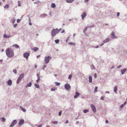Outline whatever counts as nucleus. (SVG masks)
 I'll list each match as a JSON object with an SVG mask.
<instances>
[{
	"label": "nucleus",
	"mask_w": 127,
	"mask_h": 127,
	"mask_svg": "<svg viewBox=\"0 0 127 127\" xmlns=\"http://www.w3.org/2000/svg\"><path fill=\"white\" fill-rule=\"evenodd\" d=\"M6 53L8 57L9 58L12 57L14 56L13 52L10 48H8L6 50Z\"/></svg>",
	"instance_id": "obj_1"
},
{
	"label": "nucleus",
	"mask_w": 127,
	"mask_h": 127,
	"mask_svg": "<svg viewBox=\"0 0 127 127\" xmlns=\"http://www.w3.org/2000/svg\"><path fill=\"white\" fill-rule=\"evenodd\" d=\"M59 32V29H53L51 32V35L53 36H54L56 35Z\"/></svg>",
	"instance_id": "obj_2"
},
{
	"label": "nucleus",
	"mask_w": 127,
	"mask_h": 127,
	"mask_svg": "<svg viewBox=\"0 0 127 127\" xmlns=\"http://www.w3.org/2000/svg\"><path fill=\"white\" fill-rule=\"evenodd\" d=\"M51 58L49 56L45 57V61L46 64L48 63L50 59Z\"/></svg>",
	"instance_id": "obj_3"
},
{
	"label": "nucleus",
	"mask_w": 127,
	"mask_h": 127,
	"mask_svg": "<svg viewBox=\"0 0 127 127\" xmlns=\"http://www.w3.org/2000/svg\"><path fill=\"white\" fill-rule=\"evenodd\" d=\"M24 76V74H21L20 76L18 77L17 79V84H18L19 83L20 80Z\"/></svg>",
	"instance_id": "obj_4"
},
{
	"label": "nucleus",
	"mask_w": 127,
	"mask_h": 127,
	"mask_svg": "<svg viewBox=\"0 0 127 127\" xmlns=\"http://www.w3.org/2000/svg\"><path fill=\"white\" fill-rule=\"evenodd\" d=\"M91 108L93 112H95L96 111V109L95 106L93 104H91Z\"/></svg>",
	"instance_id": "obj_5"
},
{
	"label": "nucleus",
	"mask_w": 127,
	"mask_h": 127,
	"mask_svg": "<svg viewBox=\"0 0 127 127\" xmlns=\"http://www.w3.org/2000/svg\"><path fill=\"white\" fill-rule=\"evenodd\" d=\"M30 53L28 52H26L23 54V56L24 58H26L27 59H28V57L30 55Z\"/></svg>",
	"instance_id": "obj_6"
},
{
	"label": "nucleus",
	"mask_w": 127,
	"mask_h": 127,
	"mask_svg": "<svg viewBox=\"0 0 127 127\" xmlns=\"http://www.w3.org/2000/svg\"><path fill=\"white\" fill-rule=\"evenodd\" d=\"M17 123V121L16 120H14L11 123L10 125V127H13L15 124H16Z\"/></svg>",
	"instance_id": "obj_7"
},
{
	"label": "nucleus",
	"mask_w": 127,
	"mask_h": 127,
	"mask_svg": "<svg viewBox=\"0 0 127 127\" xmlns=\"http://www.w3.org/2000/svg\"><path fill=\"white\" fill-rule=\"evenodd\" d=\"M65 88L67 90H69L70 88V85L68 84H65L64 85Z\"/></svg>",
	"instance_id": "obj_8"
},
{
	"label": "nucleus",
	"mask_w": 127,
	"mask_h": 127,
	"mask_svg": "<svg viewBox=\"0 0 127 127\" xmlns=\"http://www.w3.org/2000/svg\"><path fill=\"white\" fill-rule=\"evenodd\" d=\"M111 37L112 38H117V37L115 36V32H113L111 34Z\"/></svg>",
	"instance_id": "obj_9"
},
{
	"label": "nucleus",
	"mask_w": 127,
	"mask_h": 127,
	"mask_svg": "<svg viewBox=\"0 0 127 127\" xmlns=\"http://www.w3.org/2000/svg\"><path fill=\"white\" fill-rule=\"evenodd\" d=\"M24 123V121L23 119H21L19 121V126L23 124Z\"/></svg>",
	"instance_id": "obj_10"
},
{
	"label": "nucleus",
	"mask_w": 127,
	"mask_h": 127,
	"mask_svg": "<svg viewBox=\"0 0 127 127\" xmlns=\"http://www.w3.org/2000/svg\"><path fill=\"white\" fill-rule=\"evenodd\" d=\"M109 38H106L105 39V40H104L103 41V43H102L101 45V46H102L105 43L109 41Z\"/></svg>",
	"instance_id": "obj_11"
},
{
	"label": "nucleus",
	"mask_w": 127,
	"mask_h": 127,
	"mask_svg": "<svg viewBox=\"0 0 127 127\" xmlns=\"http://www.w3.org/2000/svg\"><path fill=\"white\" fill-rule=\"evenodd\" d=\"M75 95L74 96V98H76L77 97L79 96L80 95V93L78 92H76L75 93Z\"/></svg>",
	"instance_id": "obj_12"
},
{
	"label": "nucleus",
	"mask_w": 127,
	"mask_h": 127,
	"mask_svg": "<svg viewBox=\"0 0 127 127\" xmlns=\"http://www.w3.org/2000/svg\"><path fill=\"white\" fill-rule=\"evenodd\" d=\"M127 70V69L126 68H125L123 70H121L122 74H124Z\"/></svg>",
	"instance_id": "obj_13"
},
{
	"label": "nucleus",
	"mask_w": 127,
	"mask_h": 127,
	"mask_svg": "<svg viewBox=\"0 0 127 127\" xmlns=\"http://www.w3.org/2000/svg\"><path fill=\"white\" fill-rule=\"evenodd\" d=\"M86 13L85 12H84L83 14L81 15L82 18L83 19L84 17L86 16Z\"/></svg>",
	"instance_id": "obj_14"
},
{
	"label": "nucleus",
	"mask_w": 127,
	"mask_h": 127,
	"mask_svg": "<svg viewBox=\"0 0 127 127\" xmlns=\"http://www.w3.org/2000/svg\"><path fill=\"white\" fill-rule=\"evenodd\" d=\"M12 81L10 80L9 81H8L7 82V84L9 86L11 85L12 84Z\"/></svg>",
	"instance_id": "obj_15"
},
{
	"label": "nucleus",
	"mask_w": 127,
	"mask_h": 127,
	"mask_svg": "<svg viewBox=\"0 0 127 127\" xmlns=\"http://www.w3.org/2000/svg\"><path fill=\"white\" fill-rule=\"evenodd\" d=\"M32 85V83L30 82L29 83L27 84L26 86V87L27 88L28 87H31Z\"/></svg>",
	"instance_id": "obj_16"
},
{
	"label": "nucleus",
	"mask_w": 127,
	"mask_h": 127,
	"mask_svg": "<svg viewBox=\"0 0 127 127\" xmlns=\"http://www.w3.org/2000/svg\"><path fill=\"white\" fill-rule=\"evenodd\" d=\"M38 49V48L37 47H34L32 49V50L36 51Z\"/></svg>",
	"instance_id": "obj_17"
},
{
	"label": "nucleus",
	"mask_w": 127,
	"mask_h": 127,
	"mask_svg": "<svg viewBox=\"0 0 127 127\" xmlns=\"http://www.w3.org/2000/svg\"><path fill=\"white\" fill-rule=\"evenodd\" d=\"M117 86H115L114 88V92H115V93H117Z\"/></svg>",
	"instance_id": "obj_18"
},
{
	"label": "nucleus",
	"mask_w": 127,
	"mask_h": 127,
	"mask_svg": "<svg viewBox=\"0 0 127 127\" xmlns=\"http://www.w3.org/2000/svg\"><path fill=\"white\" fill-rule=\"evenodd\" d=\"M89 82L90 83H92V77L91 76H89Z\"/></svg>",
	"instance_id": "obj_19"
},
{
	"label": "nucleus",
	"mask_w": 127,
	"mask_h": 127,
	"mask_svg": "<svg viewBox=\"0 0 127 127\" xmlns=\"http://www.w3.org/2000/svg\"><path fill=\"white\" fill-rule=\"evenodd\" d=\"M10 36V35H7L5 34H4L3 36V37L5 38H9Z\"/></svg>",
	"instance_id": "obj_20"
},
{
	"label": "nucleus",
	"mask_w": 127,
	"mask_h": 127,
	"mask_svg": "<svg viewBox=\"0 0 127 127\" xmlns=\"http://www.w3.org/2000/svg\"><path fill=\"white\" fill-rule=\"evenodd\" d=\"M74 0H66V1L67 3H71Z\"/></svg>",
	"instance_id": "obj_21"
},
{
	"label": "nucleus",
	"mask_w": 127,
	"mask_h": 127,
	"mask_svg": "<svg viewBox=\"0 0 127 127\" xmlns=\"http://www.w3.org/2000/svg\"><path fill=\"white\" fill-rule=\"evenodd\" d=\"M55 7H56V5L54 3H52L51 6V7H52V8H54Z\"/></svg>",
	"instance_id": "obj_22"
},
{
	"label": "nucleus",
	"mask_w": 127,
	"mask_h": 127,
	"mask_svg": "<svg viewBox=\"0 0 127 127\" xmlns=\"http://www.w3.org/2000/svg\"><path fill=\"white\" fill-rule=\"evenodd\" d=\"M13 46L16 48H18L19 47V46L17 44H14Z\"/></svg>",
	"instance_id": "obj_23"
},
{
	"label": "nucleus",
	"mask_w": 127,
	"mask_h": 127,
	"mask_svg": "<svg viewBox=\"0 0 127 127\" xmlns=\"http://www.w3.org/2000/svg\"><path fill=\"white\" fill-rule=\"evenodd\" d=\"M20 107L21 108L22 110L24 112H25L26 111V110L23 108H22L21 106H20Z\"/></svg>",
	"instance_id": "obj_24"
},
{
	"label": "nucleus",
	"mask_w": 127,
	"mask_h": 127,
	"mask_svg": "<svg viewBox=\"0 0 127 127\" xmlns=\"http://www.w3.org/2000/svg\"><path fill=\"white\" fill-rule=\"evenodd\" d=\"M55 84L56 86H59L60 85V83L56 82L55 83Z\"/></svg>",
	"instance_id": "obj_25"
},
{
	"label": "nucleus",
	"mask_w": 127,
	"mask_h": 127,
	"mask_svg": "<svg viewBox=\"0 0 127 127\" xmlns=\"http://www.w3.org/2000/svg\"><path fill=\"white\" fill-rule=\"evenodd\" d=\"M97 87L96 86L95 88V90H94V93H95L97 91Z\"/></svg>",
	"instance_id": "obj_26"
},
{
	"label": "nucleus",
	"mask_w": 127,
	"mask_h": 127,
	"mask_svg": "<svg viewBox=\"0 0 127 127\" xmlns=\"http://www.w3.org/2000/svg\"><path fill=\"white\" fill-rule=\"evenodd\" d=\"M4 7L5 8H7L9 7V5L8 4H6L4 6Z\"/></svg>",
	"instance_id": "obj_27"
},
{
	"label": "nucleus",
	"mask_w": 127,
	"mask_h": 127,
	"mask_svg": "<svg viewBox=\"0 0 127 127\" xmlns=\"http://www.w3.org/2000/svg\"><path fill=\"white\" fill-rule=\"evenodd\" d=\"M5 120V119L3 118V117H2L1 118V121H2L3 122H4Z\"/></svg>",
	"instance_id": "obj_28"
},
{
	"label": "nucleus",
	"mask_w": 127,
	"mask_h": 127,
	"mask_svg": "<svg viewBox=\"0 0 127 127\" xmlns=\"http://www.w3.org/2000/svg\"><path fill=\"white\" fill-rule=\"evenodd\" d=\"M34 86L37 88H39V86L36 83L34 84Z\"/></svg>",
	"instance_id": "obj_29"
},
{
	"label": "nucleus",
	"mask_w": 127,
	"mask_h": 127,
	"mask_svg": "<svg viewBox=\"0 0 127 127\" xmlns=\"http://www.w3.org/2000/svg\"><path fill=\"white\" fill-rule=\"evenodd\" d=\"M68 44L70 45H75V44L74 43L72 42H69L68 43Z\"/></svg>",
	"instance_id": "obj_30"
},
{
	"label": "nucleus",
	"mask_w": 127,
	"mask_h": 127,
	"mask_svg": "<svg viewBox=\"0 0 127 127\" xmlns=\"http://www.w3.org/2000/svg\"><path fill=\"white\" fill-rule=\"evenodd\" d=\"M55 42L56 43H58L59 42V39L56 40H55Z\"/></svg>",
	"instance_id": "obj_31"
},
{
	"label": "nucleus",
	"mask_w": 127,
	"mask_h": 127,
	"mask_svg": "<svg viewBox=\"0 0 127 127\" xmlns=\"http://www.w3.org/2000/svg\"><path fill=\"white\" fill-rule=\"evenodd\" d=\"M88 111L89 110L88 109H86L84 110V112L85 113H86V112H88Z\"/></svg>",
	"instance_id": "obj_32"
},
{
	"label": "nucleus",
	"mask_w": 127,
	"mask_h": 127,
	"mask_svg": "<svg viewBox=\"0 0 127 127\" xmlns=\"http://www.w3.org/2000/svg\"><path fill=\"white\" fill-rule=\"evenodd\" d=\"M41 16H42L43 17H45L46 16H47V15L46 14H43L41 15Z\"/></svg>",
	"instance_id": "obj_33"
},
{
	"label": "nucleus",
	"mask_w": 127,
	"mask_h": 127,
	"mask_svg": "<svg viewBox=\"0 0 127 127\" xmlns=\"http://www.w3.org/2000/svg\"><path fill=\"white\" fill-rule=\"evenodd\" d=\"M72 77V75H70L69 76L68 78L70 79H71Z\"/></svg>",
	"instance_id": "obj_34"
},
{
	"label": "nucleus",
	"mask_w": 127,
	"mask_h": 127,
	"mask_svg": "<svg viewBox=\"0 0 127 127\" xmlns=\"http://www.w3.org/2000/svg\"><path fill=\"white\" fill-rule=\"evenodd\" d=\"M15 22V19H13L12 20V23H13V24H14V22Z\"/></svg>",
	"instance_id": "obj_35"
},
{
	"label": "nucleus",
	"mask_w": 127,
	"mask_h": 127,
	"mask_svg": "<svg viewBox=\"0 0 127 127\" xmlns=\"http://www.w3.org/2000/svg\"><path fill=\"white\" fill-rule=\"evenodd\" d=\"M13 72L15 73H16L17 72L16 70L15 69H14L13 70Z\"/></svg>",
	"instance_id": "obj_36"
},
{
	"label": "nucleus",
	"mask_w": 127,
	"mask_h": 127,
	"mask_svg": "<svg viewBox=\"0 0 127 127\" xmlns=\"http://www.w3.org/2000/svg\"><path fill=\"white\" fill-rule=\"evenodd\" d=\"M40 78H38V79L36 80V82H39V81L40 80Z\"/></svg>",
	"instance_id": "obj_37"
},
{
	"label": "nucleus",
	"mask_w": 127,
	"mask_h": 127,
	"mask_svg": "<svg viewBox=\"0 0 127 127\" xmlns=\"http://www.w3.org/2000/svg\"><path fill=\"white\" fill-rule=\"evenodd\" d=\"M36 75L37 77L38 78H40L39 74V73H37Z\"/></svg>",
	"instance_id": "obj_38"
},
{
	"label": "nucleus",
	"mask_w": 127,
	"mask_h": 127,
	"mask_svg": "<svg viewBox=\"0 0 127 127\" xmlns=\"http://www.w3.org/2000/svg\"><path fill=\"white\" fill-rule=\"evenodd\" d=\"M53 123L54 124H57L58 123V122L57 121L53 122Z\"/></svg>",
	"instance_id": "obj_39"
},
{
	"label": "nucleus",
	"mask_w": 127,
	"mask_h": 127,
	"mask_svg": "<svg viewBox=\"0 0 127 127\" xmlns=\"http://www.w3.org/2000/svg\"><path fill=\"white\" fill-rule=\"evenodd\" d=\"M56 89L52 88L51 89V91H54Z\"/></svg>",
	"instance_id": "obj_40"
},
{
	"label": "nucleus",
	"mask_w": 127,
	"mask_h": 127,
	"mask_svg": "<svg viewBox=\"0 0 127 127\" xmlns=\"http://www.w3.org/2000/svg\"><path fill=\"white\" fill-rule=\"evenodd\" d=\"M104 98V97L102 96L101 97L100 99H101L102 100H103Z\"/></svg>",
	"instance_id": "obj_41"
},
{
	"label": "nucleus",
	"mask_w": 127,
	"mask_h": 127,
	"mask_svg": "<svg viewBox=\"0 0 127 127\" xmlns=\"http://www.w3.org/2000/svg\"><path fill=\"white\" fill-rule=\"evenodd\" d=\"M124 104H122V105L120 107L121 108H122L124 106Z\"/></svg>",
	"instance_id": "obj_42"
},
{
	"label": "nucleus",
	"mask_w": 127,
	"mask_h": 127,
	"mask_svg": "<svg viewBox=\"0 0 127 127\" xmlns=\"http://www.w3.org/2000/svg\"><path fill=\"white\" fill-rule=\"evenodd\" d=\"M94 76L95 78H96L97 77L96 74V73L95 74Z\"/></svg>",
	"instance_id": "obj_43"
},
{
	"label": "nucleus",
	"mask_w": 127,
	"mask_h": 127,
	"mask_svg": "<svg viewBox=\"0 0 127 127\" xmlns=\"http://www.w3.org/2000/svg\"><path fill=\"white\" fill-rule=\"evenodd\" d=\"M46 67V66L45 65H44V66H43V70H44V68H45Z\"/></svg>",
	"instance_id": "obj_44"
},
{
	"label": "nucleus",
	"mask_w": 127,
	"mask_h": 127,
	"mask_svg": "<svg viewBox=\"0 0 127 127\" xmlns=\"http://www.w3.org/2000/svg\"><path fill=\"white\" fill-rule=\"evenodd\" d=\"M20 20H19V19H18L17 20V22L18 23H19L20 22Z\"/></svg>",
	"instance_id": "obj_45"
},
{
	"label": "nucleus",
	"mask_w": 127,
	"mask_h": 127,
	"mask_svg": "<svg viewBox=\"0 0 127 127\" xmlns=\"http://www.w3.org/2000/svg\"><path fill=\"white\" fill-rule=\"evenodd\" d=\"M120 15V13L119 12H118L117 14V16H119Z\"/></svg>",
	"instance_id": "obj_46"
},
{
	"label": "nucleus",
	"mask_w": 127,
	"mask_h": 127,
	"mask_svg": "<svg viewBox=\"0 0 127 127\" xmlns=\"http://www.w3.org/2000/svg\"><path fill=\"white\" fill-rule=\"evenodd\" d=\"M61 113H62V112L61 111H60V112H59V116H60L61 115Z\"/></svg>",
	"instance_id": "obj_47"
},
{
	"label": "nucleus",
	"mask_w": 127,
	"mask_h": 127,
	"mask_svg": "<svg viewBox=\"0 0 127 127\" xmlns=\"http://www.w3.org/2000/svg\"><path fill=\"white\" fill-rule=\"evenodd\" d=\"M42 125H39L38 127H41L42 126Z\"/></svg>",
	"instance_id": "obj_48"
},
{
	"label": "nucleus",
	"mask_w": 127,
	"mask_h": 127,
	"mask_svg": "<svg viewBox=\"0 0 127 127\" xmlns=\"http://www.w3.org/2000/svg\"><path fill=\"white\" fill-rule=\"evenodd\" d=\"M17 26V24H14L13 25V26H14V27H16Z\"/></svg>",
	"instance_id": "obj_49"
},
{
	"label": "nucleus",
	"mask_w": 127,
	"mask_h": 127,
	"mask_svg": "<svg viewBox=\"0 0 127 127\" xmlns=\"http://www.w3.org/2000/svg\"><path fill=\"white\" fill-rule=\"evenodd\" d=\"M87 28H85L84 30V31H86L87 30Z\"/></svg>",
	"instance_id": "obj_50"
},
{
	"label": "nucleus",
	"mask_w": 127,
	"mask_h": 127,
	"mask_svg": "<svg viewBox=\"0 0 127 127\" xmlns=\"http://www.w3.org/2000/svg\"><path fill=\"white\" fill-rule=\"evenodd\" d=\"M68 123V121L67 120H66V122H65V123L66 124H67V123Z\"/></svg>",
	"instance_id": "obj_51"
},
{
	"label": "nucleus",
	"mask_w": 127,
	"mask_h": 127,
	"mask_svg": "<svg viewBox=\"0 0 127 127\" xmlns=\"http://www.w3.org/2000/svg\"><path fill=\"white\" fill-rule=\"evenodd\" d=\"M62 29L61 28H60L59 30V32L62 30Z\"/></svg>",
	"instance_id": "obj_52"
},
{
	"label": "nucleus",
	"mask_w": 127,
	"mask_h": 127,
	"mask_svg": "<svg viewBox=\"0 0 127 127\" xmlns=\"http://www.w3.org/2000/svg\"><path fill=\"white\" fill-rule=\"evenodd\" d=\"M126 101H125L124 102V103L123 104L125 105L126 104Z\"/></svg>",
	"instance_id": "obj_53"
},
{
	"label": "nucleus",
	"mask_w": 127,
	"mask_h": 127,
	"mask_svg": "<svg viewBox=\"0 0 127 127\" xmlns=\"http://www.w3.org/2000/svg\"><path fill=\"white\" fill-rule=\"evenodd\" d=\"M64 30H63L61 32V33H64Z\"/></svg>",
	"instance_id": "obj_54"
},
{
	"label": "nucleus",
	"mask_w": 127,
	"mask_h": 127,
	"mask_svg": "<svg viewBox=\"0 0 127 127\" xmlns=\"http://www.w3.org/2000/svg\"><path fill=\"white\" fill-rule=\"evenodd\" d=\"M108 121L107 120H106V123H108Z\"/></svg>",
	"instance_id": "obj_55"
},
{
	"label": "nucleus",
	"mask_w": 127,
	"mask_h": 127,
	"mask_svg": "<svg viewBox=\"0 0 127 127\" xmlns=\"http://www.w3.org/2000/svg\"><path fill=\"white\" fill-rule=\"evenodd\" d=\"M121 65H119V66H118V68H119L120 67H121Z\"/></svg>",
	"instance_id": "obj_56"
},
{
	"label": "nucleus",
	"mask_w": 127,
	"mask_h": 127,
	"mask_svg": "<svg viewBox=\"0 0 127 127\" xmlns=\"http://www.w3.org/2000/svg\"><path fill=\"white\" fill-rule=\"evenodd\" d=\"M29 24L30 25H32V24L31 22L29 23Z\"/></svg>",
	"instance_id": "obj_57"
},
{
	"label": "nucleus",
	"mask_w": 127,
	"mask_h": 127,
	"mask_svg": "<svg viewBox=\"0 0 127 127\" xmlns=\"http://www.w3.org/2000/svg\"><path fill=\"white\" fill-rule=\"evenodd\" d=\"M37 67V65H35V68H36Z\"/></svg>",
	"instance_id": "obj_58"
},
{
	"label": "nucleus",
	"mask_w": 127,
	"mask_h": 127,
	"mask_svg": "<svg viewBox=\"0 0 127 127\" xmlns=\"http://www.w3.org/2000/svg\"><path fill=\"white\" fill-rule=\"evenodd\" d=\"M89 1V0H85V1L86 2H88Z\"/></svg>",
	"instance_id": "obj_59"
},
{
	"label": "nucleus",
	"mask_w": 127,
	"mask_h": 127,
	"mask_svg": "<svg viewBox=\"0 0 127 127\" xmlns=\"http://www.w3.org/2000/svg\"><path fill=\"white\" fill-rule=\"evenodd\" d=\"M4 49H2V52L3 51H4Z\"/></svg>",
	"instance_id": "obj_60"
},
{
	"label": "nucleus",
	"mask_w": 127,
	"mask_h": 127,
	"mask_svg": "<svg viewBox=\"0 0 127 127\" xmlns=\"http://www.w3.org/2000/svg\"><path fill=\"white\" fill-rule=\"evenodd\" d=\"M40 56V55L37 56V58L38 57H39V56Z\"/></svg>",
	"instance_id": "obj_61"
},
{
	"label": "nucleus",
	"mask_w": 127,
	"mask_h": 127,
	"mask_svg": "<svg viewBox=\"0 0 127 127\" xmlns=\"http://www.w3.org/2000/svg\"><path fill=\"white\" fill-rule=\"evenodd\" d=\"M20 1H18V4H20Z\"/></svg>",
	"instance_id": "obj_62"
},
{
	"label": "nucleus",
	"mask_w": 127,
	"mask_h": 127,
	"mask_svg": "<svg viewBox=\"0 0 127 127\" xmlns=\"http://www.w3.org/2000/svg\"><path fill=\"white\" fill-rule=\"evenodd\" d=\"M20 6V4H19L18 6Z\"/></svg>",
	"instance_id": "obj_63"
},
{
	"label": "nucleus",
	"mask_w": 127,
	"mask_h": 127,
	"mask_svg": "<svg viewBox=\"0 0 127 127\" xmlns=\"http://www.w3.org/2000/svg\"><path fill=\"white\" fill-rule=\"evenodd\" d=\"M106 93H109V92H106Z\"/></svg>",
	"instance_id": "obj_64"
}]
</instances>
